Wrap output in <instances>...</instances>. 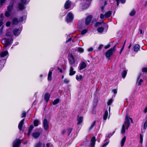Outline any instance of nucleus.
Returning <instances> with one entry per match:
<instances>
[{
  "mask_svg": "<svg viewBox=\"0 0 147 147\" xmlns=\"http://www.w3.org/2000/svg\"><path fill=\"white\" fill-rule=\"evenodd\" d=\"M116 45H115L113 47L108 50L105 53V55L106 57L109 60L110 57L112 55L113 52L115 50Z\"/></svg>",
  "mask_w": 147,
  "mask_h": 147,
  "instance_id": "obj_1",
  "label": "nucleus"
},
{
  "mask_svg": "<svg viewBox=\"0 0 147 147\" xmlns=\"http://www.w3.org/2000/svg\"><path fill=\"white\" fill-rule=\"evenodd\" d=\"M26 0H20V2L18 4V8L20 10H23L25 9L24 5L27 4Z\"/></svg>",
  "mask_w": 147,
  "mask_h": 147,
  "instance_id": "obj_2",
  "label": "nucleus"
},
{
  "mask_svg": "<svg viewBox=\"0 0 147 147\" xmlns=\"http://www.w3.org/2000/svg\"><path fill=\"white\" fill-rule=\"evenodd\" d=\"M74 16L72 13L70 12H69L66 18V21L67 23L71 22L74 19Z\"/></svg>",
  "mask_w": 147,
  "mask_h": 147,
  "instance_id": "obj_3",
  "label": "nucleus"
},
{
  "mask_svg": "<svg viewBox=\"0 0 147 147\" xmlns=\"http://www.w3.org/2000/svg\"><path fill=\"white\" fill-rule=\"evenodd\" d=\"M21 144V142L19 139H16L13 142V146L14 147H18L20 146Z\"/></svg>",
  "mask_w": 147,
  "mask_h": 147,
  "instance_id": "obj_4",
  "label": "nucleus"
},
{
  "mask_svg": "<svg viewBox=\"0 0 147 147\" xmlns=\"http://www.w3.org/2000/svg\"><path fill=\"white\" fill-rule=\"evenodd\" d=\"M92 18V15H89L85 19V23L86 25L87 26L90 23Z\"/></svg>",
  "mask_w": 147,
  "mask_h": 147,
  "instance_id": "obj_5",
  "label": "nucleus"
},
{
  "mask_svg": "<svg viewBox=\"0 0 147 147\" xmlns=\"http://www.w3.org/2000/svg\"><path fill=\"white\" fill-rule=\"evenodd\" d=\"M87 67V64L84 61L81 62L79 65L78 68L80 70H81Z\"/></svg>",
  "mask_w": 147,
  "mask_h": 147,
  "instance_id": "obj_6",
  "label": "nucleus"
},
{
  "mask_svg": "<svg viewBox=\"0 0 147 147\" xmlns=\"http://www.w3.org/2000/svg\"><path fill=\"white\" fill-rule=\"evenodd\" d=\"M71 2L69 0L66 1L64 5V7L65 9H68L70 8L71 6Z\"/></svg>",
  "mask_w": 147,
  "mask_h": 147,
  "instance_id": "obj_7",
  "label": "nucleus"
},
{
  "mask_svg": "<svg viewBox=\"0 0 147 147\" xmlns=\"http://www.w3.org/2000/svg\"><path fill=\"white\" fill-rule=\"evenodd\" d=\"M68 59L69 62L71 65H73L75 63V62L74 58L72 54L69 55Z\"/></svg>",
  "mask_w": 147,
  "mask_h": 147,
  "instance_id": "obj_8",
  "label": "nucleus"
},
{
  "mask_svg": "<svg viewBox=\"0 0 147 147\" xmlns=\"http://www.w3.org/2000/svg\"><path fill=\"white\" fill-rule=\"evenodd\" d=\"M44 128L45 130H47L49 127V123L46 119H45L43 121Z\"/></svg>",
  "mask_w": 147,
  "mask_h": 147,
  "instance_id": "obj_9",
  "label": "nucleus"
},
{
  "mask_svg": "<svg viewBox=\"0 0 147 147\" xmlns=\"http://www.w3.org/2000/svg\"><path fill=\"white\" fill-rule=\"evenodd\" d=\"M96 139L95 136H93L91 140L90 146V147H94L96 143Z\"/></svg>",
  "mask_w": 147,
  "mask_h": 147,
  "instance_id": "obj_10",
  "label": "nucleus"
},
{
  "mask_svg": "<svg viewBox=\"0 0 147 147\" xmlns=\"http://www.w3.org/2000/svg\"><path fill=\"white\" fill-rule=\"evenodd\" d=\"M125 126L126 127V129H128L130 125V122L127 116L126 118H125V121H124V124Z\"/></svg>",
  "mask_w": 147,
  "mask_h": 147,
  "instance_id": "obj_11",
  "label": "nucleus"
},
{
  "mask_svg": "<svg viewBox=\"0 0 147 147\" xmlns=\"http://www.w3.org/2000/svg\"><path fill=\"white\" fill-rule=\"evenodd\" d=\"M125 126L126 127V129H128L130 125V122L127 116L126 118H125V121H124V124Z\"/></svg>",
  "mask_w": 147,
  "mask_h": 147,
  "instance_id": "obj_12",
  "label": "nucleus"
},
{
  "mask_svg": "<svg viewBox=\"0 0 147 147\" xmlns=\"http://www.w3.org/2000/svg\"><path fill=\"white\" fill-rule=\"evenodd\" d=\"M50 94L49 93H46L44 95V98L45 101L48 102L50 99Z\"/></svg>",
  "mask_w": 147,
  "mask_h": 147,
  "instance_id": "obj_13",
  "label": "nucleus"
},
{
  "mask_svg": "<svg viewBox=\"0 0 147 147\" xmlns=\"http://www.w3.org/2000/svg\"><path fill=\"white\" fill-rule=\"evenodd\" d=\"M69 75L70 76H72L74 75L76 73V71L74 70V68L72 66H71L69 70Z\"/></svg>",
  "mask_w": 147,
  "mask_h": 147,
  "instance_id": "obj_14",
  "label": "nucleus"
},
{
  "mask_svg": "<svg viewBox=\"0 0 147 147\" xmlns=\"http://www.w3.org/2000/svg\"><path fill=\"white\" fill-rule=\"evenodd\" d=\"M13 32L14 35L17 36L21 32L19 28H15L13 30Z\"/></svg>",
  "mask_w": 147,
  "mask_h": 147,
  "instance_id": "obj_15",
  "label": "nucleus"
},
{
  "mask_svg": "<svg viewBox=\"0 0 147 147\" xmlns=\"http://www.w3.org/2000/svg\"><path fill=\"white\" fill-rule=\"evenodd\" d=\"M24 121V119H22L19 123L18 125V128L20 130H21L22 128L23 125Z\"/></svg>",
  "mask_w": 147,
  "mask_h": 147,
  "instance_id": "obj_16",
  "label": "nucleus"
},
{
  "mask_svg": "<svg viewBox=\"0 0 147 147\" xmlns=\"http://www.w3.org/2000/svg\"><path fill=\"white\" fill-rule=\"evenodd\" d=\"M40 133L39 132H36L33 133L32 134V136L35 138H37L40 136Z\"/></svg>",
  "mask_w": 147,
  "mask_h": 147,
  "instance_id": "obj_17",
  "label": "nucleus"
},
{
  "mask_svg": "<svg viewBox=\"0 0 147 147\" xmlns=\"http://www.w3.org/2000/svg\"><path fill=\"white\" fill-rule=\"evenodd\" d=\"M53 70V69L51 70L50 69L48 76L47 80L49 81H51L52 80V71Z\"/></svg>",
  "mask_w": 147,
  "mask_h": 147,
  "instance_id": "obj_18",
  "label": "nucleus"
},
{
  "mask_svg": "<svg viewBox=\"0 0 147 147\" xmlns=\"http://www.w3.org/2000/svg\"><path fill=\"white\" fill-rule=\"evenodd\" d=\"M19 23L18 20L17 18H14L12 20V24L17 25Z\"/></svg>",
  "mask_w": 147,
  "mask_h": 147,
  "instance_id": "obj_19",
  "label": "nucleus"
},
{
  "mask_svg": "<svg viewBox=\"0 0 147 147\" xmlns=\"http://www.w3.org/2000/svg\"><path fill=\"white\" fill-rule=\"evenodd\" d=\"M78 119H77V125H79L83 121V118L82 116L80 117L79 115H78Z\"/></svg>",
  "mask_w": 147,
  "mask_h": 147,
  "instance_id": "obj_20",
  "label": "nucleus"
},
{
  "mask_svg": "<svg viewBox=\"0 0 147 147\" xmlns=\"http://www.w3.org/2000/svg\"><path fill=\"white\" fill-rule=\"evenodd\" d=\"M11 41L9 38H8L5 39L4 41V45L5 47H6L9 45Z\"/></svg>",
  "mask_w": 147,
  "mask_h": 147,
  "instance_id": "obj_21",
  "label": "nucleus"
},
{
  "mask_svg": "<svg viewBox=\"0 0 147 147\" xmlns=\"http://www.w3.org/2000/svg\"><path fill=\"white\" fill-rule=\"evenodd\" d=\"M34 128V126L32 125H30V127L28 129V132L27 133V135L28 136H29L30 135L31 133Z\"/></svg>",
  "mask_w": 147,
  "mask_h": 147,
  "instance_id": "obj_22",
  "label": "nucleus"
},
{
  "mask_svg": "<svg viewBox=\"0 0 147 147\" xmlns=\"http://www.w3.org/2000/svg\"><path fill=\"white\" fill-rule=\"evenodd\" d=\"M34 128V126L32 125H30V127L28 129V132L27 133V135L28 136H29L30 135L31 133Z\"/></svg>",
  "mask_w": 147,
  "mask_h": 147,
  "instance_id": "obj_23",
  "label": "nucleus"
},
{
  "mask_svg": "<svg viewBox=\"0 0 147 147\" xmlns=\"http://www.w3.org/2000/svg\"><path fill=\"white\" fill-rule=\"evenodd\" d=\"M140 46L138 44H136L134 47V51L135 52H137L139 50Z\"/></svg>",
  "mask_w": 147,
  "mask_h": 147,
  "instance_id": "obj_24",
  "label": "nucleus"
},
{
  "mask_svg": "<svg viewBox=\"0 0 147 147\" xmlns=\"http://www.w3.org/2000/svg\"><path fill=\"white\" fill-rule=\"evenodd\" d=\"M13 4L12 3L11 5H9L7 7V11L11 12L13 8Z\"/></svg>",
  "mask_w": 147,
  "mask_h": 147,
  "instance_id": "obj_25",
  "label": "nucleus"
},
{
  "mask_svg": "<svg viewBox=\"0 0 147 147\" xmlns=\"http://www.w3.org/2000/svg\"><path fill=\"white\" fill-rule=\"evenodd\" d=\"M8 54L7 51H5L4 52H2L0 54V56L1 57H3L6 56Z\"/></svg>",
  "mask_w": 147,
  "mask_h": 147,
  "instance_id": "obj_26",
  "label": "nucleus"
},
{
  "mask_svg": "<svg viewBox=\"0 0 147 147\" xmlns=\"http://www.w3.org/2000/svg\"><path fill=\"white\" fill-rule=\"evenodd\" d=\"M112 14V12L111 11H109L107 12H106L105 14V16L106 18H108Z\"/></svg>",
  "mask_w": 147,
  "mask_h": 147,
  "instance_id": "obj_27",
  "label": "nucleus"
},
{
  "mask_svg": "<svg viewBox=\"0 0 147 147\" xmlns=\"http://www.w3.org/2000/svg\"><path fill=\"white\" fill-rule=\"evenodd\" d=\"M126 139V137L125 136H124L122 139L121 141V146L123 147V146L125 142V141Z\"/></svg>",
  "mask_w": 147,
  "mask_h": 147,
  "instance_id": "obj_28",
  "label": "nucleus"
},
{
  "mask_svg": "<svg viewBox=\"0 0 147 147\" xmlns=\"http://www.w3.org/2000/svg\"><path fill=\"white\" fill-rule=\"evenodd\" d=\"M104 30V28L102 27H99L97 30L99 33H102Z\"/></svg>",
  "mask_w": 147,
  "mask_h": 147,
  "instance_id": "obj_29",
  "label": "nucleus"
},
{
  "mask_svg": "<svg viewBox=\"0 0 147 147\" xmlns=\"http://www.w3.org/2000/svg\"><path fill=\"white\" fill-rule=\"evenodd\" d=\"M108 115V112L107 110L105 111L103 116V119L104 120H106Z\"/></svg>",
  "mask_w": 147,
  "mask_h": 147,
  "instance_id": "obj_30",
  "label": "nucleus"
},
{
  "mask_svg": "<svg viewBox=\"0 0 147 147\" xmlns=\"http://www.w3.org/2000/svg\"><path fill=\"white\" fill-rule=\"evenodd\" d=\"M127 73V71L126 70H124L122 72V76L123 78H125V77Z\"/></svg>",
  "mask_w": 147,
  "mask_h": 147,
  "instance_id": "obj_31",
  "label": "nucleus"
},
{
  "mask_svg": "<svg viewBox=\"0 0 147 147\" xmlns=\"http://www.w3.org/2000/svg\"><path fill=\"white\" fill-rule=\"evenodd\" d=\"M125 131V125L123 124L122 126V129L121 130V133L122 134H124Z\"/></svg>",
  "mask_w": 147,
  "mask_h": 147,
  "instance_id": "obj_32",
  "label": "nucleus"
},
{
  "mask_svg": "<svg viewBox=\"0 0 147 147\" xmlns=\"http://www.w3.org/2000/svg\"><path fill=\"white\" fill-rule=\"evenodd\" d=\"M59 99L57 98L53 102V104L54 105H56L58 104L59 102Z\"/></svg>",
  "mask_w": 147,
  "mask_h": 147,
  "instance_id": "obj_33",
  "label": "nucleus"
},
{
  "mask_svg": "<svg viewBox=\"0 0 147 147\" xmlns=\"http://www.w3.org/2000/svg\"><path fill=\"white\" fill-rule=\"evenodd\" d=\"M113 101V97H112V98L109 99L107 102V105H111Z\"/></svg>",
  "mask_w": 147,
  "mask_h": 147,
  "instance_id": "obj_34",
  "label": "nucleus"
},
{
  "mask_svg": "<svg viewBox=\"0 0 147 147\" xmlns=\"http://www.w3.org/2000/svg\"><path fill=\"white\" fill-rule=\"evenodd\" d=\"M136 13V11L134 9H133L129 13V15L130 16H133L135 15Z\"/></svg>",
  "mask_w": 147,
  "mask_h": 147,
  "instance_id": "obj_35",
  "label": "nucleus"
},
{
  "mask_svg": "<svg viewBox=\"0 0 147 147\" xmlns=\"http://www.w3.org/2000/svg\"><path fill=\"white\" fill-rule=\"evenodd\" d=\"M83 78V76L82 75H79V77L78 75L76 76V79L78 81H79V80H82Z\"/></svg>",
  "mask_w": 147,
  "mask_h": 147,
  "instance_id": "obj_36",
  "label": "nucleus"
},
{
  "mask_svg": "<svg viewBox=\"0 0 147 147\" xmlns=\"http://www.w3.org/2000/svg\"><path fill=\"white\" fill-rule=\"evenodd\" d=\"M96 121H94L92 124L91 125L90 127L89 128V130H91L93 127L96 124Z\"/></svg>",
  "mask_w": 147,
  "mask_h": 147,
  "instance_id": "obj_37",
  "label": "nucleus"
},
{
  "mask_svg": "<svg viewBox=\"0 0 147 147\" xmlns=\"http://www.w3.org/2000/svg\"><path fill=\"white\" fill-rule=\"evenodd\" d=\"M104 24V22L102 21V22H97L94 24V26L95 27H97L99 25L101 24Z\"/></svg>",
  "mask_w": 147,
  "mask_h": 147,
  "instance_id": "obj_38",
  "label": "nucleus"
},
{
  "mask_svg": "<svg viewBox=\"0 0 147 147\" xmlns=\"http://www.w3.org/2000/svg\"><path fill=\"white\" fill-rule=\"evenodd\" d=\"M11 12L8 11H6L5 13V16L7 17H9L11 15Z\"/></svg>",
  "mask_w": 147,
  "mask_h": 147,
  "instance_id": "obj_39",
  "label": "nucleus"
},
{
  "mask_svg": "<svg viewBox=\"0 0 147 147\" xmlns=\"http://www.w3.org/2000/svg\"><path fill=\"white\" fill-rule=\"evenodd\" d=\"M39 121L38 120H35L34 121V125L36 127L38 125Z\"/></svg>",
  "mask_w": 147,
  "mask_h": 147,
  "instance_id": "obj_40",
  "label": "nucleus"
},
{
  "mask_svg": "<svg viewBox=\"0 0 147 147\" xmlns=\"http://www.w3.org/2000/svg\"><path fill=\"white\" fill-rule=\"evenodd\" d=\"M88 32L87 29H85L83 30L81 32V34L82 35H84L85 34Z\"/></svg>",
  "mask_w": 147,
  "mask_h": 147,
  "instance_id": "obj_41",
  "label": "nucleus"
},
{
  "mask_svg": "<svg viewBox=\"0 0 147 147\" xmlns=\"http://www.w3.org/2000/svg\"><path fill=\"white\" fill-rule=\"evenodd\" d=\"M7 0H0V5L2 7Z\"/></svg>",
  "mask_w": 147,
  "mask_h": 147,
  "instance_id": "obj_42",
  "label": "nucleus"
},
{
  "mask_svg": "<svg viewBox=\"0 0 147 147\" xmlns=\"http://www.w3.org/2000/svg\"><path fill=\"white\" fill-rule=\"evenodd\" d=\"M72 129L73 128H70L67 129V133L68 136H69Z\"/></svg>",
  "mask_w": 147,
  "mask_h": 147,
  "instance_id": "obj_43",
  "label": "nucleus"
},
{
  "mask_svg": "<svg viewBox=\"0 0 147 147\" xmlns=\"http://www.w3.org/2000/svg\"><path fill=\"white\" fill-rule=\"evenodd\" d=\"M6 35L7 36L11 37V39L12 38H13L12 34L9 32H7L6 34Z\"/></svg>",
  "mask_w": 147,
  "mask_h": 147,
  "instance_id": "obj_44",
  "label": "nucleus"
},
{
  "mask_svg": "<svg viewBox=\"0 0 147 147\" xmlns=\"http://www.w3.org/2000/svg\"><path fill=\"white\" fill-rule=\"evenodd\" d=\"M78 51L80 53H83L84 51V49L81 47H79L78 49Z\"/></svg>",
  "mask_w": 147,
  "mask_h": 147,
  "instance_id": "obj_45",
  "label": "nucleus"
},
{
  "mask_svg": "<svg viewBox=\"0 0 147 147\" xmlns=\"http://www.w3.org/2000/svg\"><path fill=\"white\" fill-rule=\"evenodd\" d=\"M103 45L102 44H100L98 48V49H97V51H100L101 50L102 48L103 47Z\"/></svg>",
  "mask_w": 147,
  "mask_h": 147,
  "instance_id": "obj_46",
  "label": "nucleus"
},
{
  "mask_svg": "<svg viewBox=\"0 0 147 147\" xmlns=\"http://www.w3.org/2000/svg\"><path fill=\"white\" fill-rule=\"evenodd\" d=\"M89 5L88 4H85L84 5H83L82 7L83 9H86V8H88L89 7Z\"/></svg>",
  "mask_w": 147,
  "mask_h": 147,
  "instance_id": "obj_47",
  "label": "nucleus"
},
{
  "mask_svg": "<svg viewBox=\"0 0 147 147\" xmlns=\"http://www.w3.org/2000/svg\"><path fill=\"white\" fill-rule=\"evenodd\" d=\"M140 142L142 144L143 142V136L141 134H140Z\"/></svg>",
  "mask_w": 147,
  "mask_h": 147,
  "instance_id": "obj_48",
  "label": "nucleus"
},
{
  "mask_svg": "<svg viewBox=\"0 0 147 147\" xmlns=\"http://www.w3.org/2000/svg\"><path fill=\"white\" fill-rule=\"evenodd\" d=\"M26 112L25 111H23L21 117L22 118L25 117L26 116Z\"/></svg>",
  "mask_w": 147,
  "mask_h": 147,
  "instance_id": "obj_49",
  "label": "nucleus"
},
{
  "mask_svg": "<svg viewBox=\"0 0 147 147\" xmlns=\"http://www.w3.org/2000/svg\"><path fill=\"white\" fill-rule=\"evenodd\" d=\"M41 144L40 142L37 143L35 146V147H41Z\"/></svg>",
  "mask_w": 147,
  "mask_h": 147,
  "instance_id": "obj_50",
  "label": "nucleus"
},
{
  "mask_svg": "<svg viewBox=\"0 0 147 147\" xmlns=\"http://www.w3.org/2000/svg\"><path fill=\"white\" fill-rule=\"evenodd\" d=\"M111 47V45L110 44V43L109 42L108 44H107V45L105 46L104 47V49H107Z\"/></svg>",
  "mask_w": 147,
  "mask_h": 147,
  "instance_id": "obj_51",
  "label": "nucleus"
},
{
  "mask_svg": "<svg viewBox=\"0 0 147 147\" xmlns=\"http://www.w3.org/2000/svg\"><path fill=\"white\" fill-rule=\"evenodd\" d=\"M0 20H3L4 19V15L3 13H1L0 14Z\"/></svg>",
  "mask_w": 147,
  "mask_h": 147,
  "instance_id": "obj_52",
  "label": "nucleus"
},
{
  "mask_svg": "<svg viewBox=\"0 0 147 147\" xmlns=\"http://www.w3.org/2000/svg\"><path fill=\"white\" fill-rule=\"evenodd\" d=\"M11 23L10 21H8L6 23V26L8 27L9 26L11 25Z\"/></svg>",
  "mask_w": 147,
  "mask_h": 147,
  "instance_id": "obj_53",
  "label": "nucleus"
},
{
  "mask_svg": "<svg viewBox=\"0 0 147 147\" xmlns=\"http://www.w3.org/2000/svg\"><path fill=\"white\" fill-rule=\"evenodd\" d=\"M142 71L143 72L147 73V67H144L142 68Z\"/></svg>",
  "mask_w": 147,
  "mask_h": 147,
  "instance_id": "obj_54",
  "label": "nucleus"
},
{
  "mask_svg": "<svg viewBox=\"0 0 147 147\" xmlns=\"http://www.w3.org/2000/svg\"><path fill=\"white\" fill-rule=\"evenodd\" d=\"M127 116V118H128L129 120V119H130V120H131V123H133V121L132 119L131 118H130V117H129L128 116V115H127H127H126V116H125V118H126V117Z\"/></svg>",
  "mask_w": 147,
  "mask_h": 147,
  "instance_id": "obj_55",
  "label": "nucleus"
},
{
  "mask_svg": "<svg viewBox=\"0 0 147 147\" xmlns=\"http://www.w3.org/2000/svg\"><path fill=\"white\" fill-rule=\"evenodd\" d=\"M23 16H22L20 17L19 18V20H18L19 22H22L23 21Z\"/></svg>",
  "mask_w": 147,
  "mask_h": 147,
  "instance_id": "obj_56",
  "label": "nucleus"
},
{
  "mask_svg": "<svg viewBox=\"0 0 147 147\" xmlns=\"http://www.w3.org/2000/svg\"><path fill=\"white\" fill-rule=\"evenodd\" d=\"M63 82L65 84H68L69 82V81L67 79H65Z\"/></svg>",
  "mask_w": 147,
  "mask_h": 147,
  "instance_id": "obj_57",
  "label": "nucleus"
},
{
  "mask_svg": "<svg viewBox=\"0 0 147 147\" xmlns=\"http://www.w3.org/2000/svg\"><path fill=\"white\" fill-rule=\"evenodd\" d=\"M143 82V80L142 79H140L139 80V82L138 83V86H140L141 85V82Z\"/></svg>",
  "mask_w": 147,
  "mask_h": 147,
  "instance_id": "obj_58",
  "label": "nucleus"
},
{
  "mask_svg": "<svg viewBox=\"0 0 147 147\" xmlns=\"http://www.w3.org/2000/svg\"><path fill=\"white\" fill-rule=\"evenodd\" d=\"M109 142H106L104 143L102 146V147H106L107 145L108 144Z\"/></svg>",
  "mask_w": 147,
  "mask_h": 147,
  "instance_id": "obj_59",
  "label": "nucleus"
},
{
  "mask_svg": "<svg viewBox=\"0 0 147 147\" xmlns=\"http://www.w3.org/2000/svg\"><path fill=\"white\" fill-rule=\"evenodd\" d=\"M112 92L115 94H117V90L116 89H113L112 90Z\"/></svg>",
  "mask_w": 147,
  "mask_h": 147,
  "instance_id": "obj_60",
  "label": "nucleus"
},
{
  "mask_svg": "<svg viewBox=\"0 0 147 147\" xmlns=\"http://www.w3.org/2000/svg\"><path fill=\"white\" fill-rule=\"evenodd\" d=\"M115 131H114L112 134H111V133H110L108 134V136H107L108 137H109L110 136H112L115 133Z\"/></svg>",
  "mask_w": 147,
  "mask_h": 147,
  "instance_id": "obj_61",
  "label": "nucleus"
},
{
  "mask_svg": "<svg viewBox=\"0 0 147 147\" xmlns=\"http://www.w3.org/2000/svg\"><path fill=\"white\" fill-rule=\"evenodd\" d=\"M71 40V37L69 38L66 41V43H67L70 42Z\"/></svg>",
  "mask_w": 147,
  "mask_h": 147,
  "instance_id": "obj_62",
  "label": "nucleus"
},
{
  "mask_svg": "<svg viewBox=\"0 0 147 147\" xmlns=\"http://www.w3.org/2000/svg\"><path fill=\"white\" fill-rule=\"evenodd\" d=\"M3 24V20H0V27Z\"/></svg>",
  "mask_w": 147,
  "mask_h": 147,
  "instance_id": "obj_63",
  "label": "nucleus"
},
{
  "mask_svg": "<svg viewBox=\"0 0 147 147\" xmlns=\"http://www.w3.org/2000/svg\"><path fill=\"white\" fill-rule=\"evenodd\" d=\"M100 18L102 19H103L104 18V15L102 13H101L100 16Z\"/></svg>",
  "mask_w": 147,
  "mask_h": 147,
  "instance_id": "obj_64",
  "label": "nucleus"
}]
</instances>
